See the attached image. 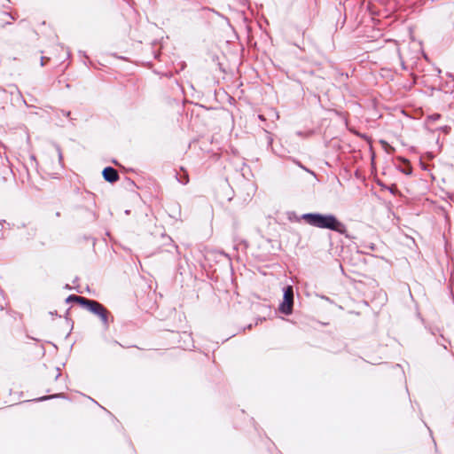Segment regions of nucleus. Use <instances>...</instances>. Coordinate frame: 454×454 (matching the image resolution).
Listing matches in <instances>:
<instances>
[{"label":"nucleus","mask_w":454,"mask_h":454,"mask_svg":"<svg viewBox=\"0 0 454 454\" xmlns=\"http://www.w3.org/2000/svg\"><path fill=\"white\" fill-rule=\"evenodd\" d=\"M178 182L182 184H186L189 182V177L186 173H184L182 176H176Z\"/></svg>","instance_id":"nucleus-5"},{"label":"nucleus","mask_w":454,"mask_h":454,"mask_svg":"<svg viewBox=\"0 0 454 454\" xmlns=\"http://www.w3.org/2000/svg\"><path fill=\"white\" fill-rule=\"evenodd\" d=\"M294 290L291 286L284 289L283 301L279 305V311L285 315H290L293 311Z\"/></svg>","instance_id":"nucleus-3"},{"label":"nucleus","mask_w":454,"mask_h":454,"mask_svg":"<svg viewBox=\"0 0 454 454\" xmlns=\"http://www.w3.org/2000/svg\"><path fill=\"white\" fill-rule=\"evenodd\" d=\"M429 118H431L433 121H436L440 118V115L439 114H434V115H431Z\"/></svg>","instance_id":"nucleus-6"},{"label":"nucleus","mask_w":454,"mask_h":454,"mask_svg":"<svg viewBox=\"0 0 454 454\" xmlns=\"http://www.w3.org/2000/svg\"><path fill=\"white\" fill-rule=\"evenodd\" d=\"M301 218L311 226L320 229H328L343 235L347 233L346 225L332 214L322 215L319 213H307L303 214Z\"/></svg>","instance_id":"nucleus-1"},{"label":"nucleus","mask_w":454,"mask_h":454,"mask_svg":"<svg viewBox=\"0 0 454 454\" xmlns=\"http://www.w3.org/2000/svg\"><path fill=\"white\" fill-rule=\"evenodd\" d=\"M258 117H259L260 120H264L262 115H259Z\"/></svg>","instance_id":"nucleus-8"},{"label":"nucleus","mask_w":454,"mask_h":454,"mask_svg":"<svg viewBox=\"0 0 454 454\" xmlns=\"http://www.w3.org/2000/svg\"><path fill=\"white\" fill-rule=\"evenodd\" d=\"M297 165H298L300 168H303L304 170H306V171H308V172H309V173H311V174H314L312 171H309L308 168H306L305 167H303L300 162H297Z\"/></svg>","instance_id":"nucleus-7"},{"label":"nucleus","mask_w":454,"mask_h":454,"mask_svg":"<svg viewBox=\"0 0 454 454\" xmlns=\"http://www.w3.org/2000/svg\"><path fill=\"white\" fill-rule=\"evenodd\" d=\"M103 176L105 180L109 183H115L119 180V174L117 170L112 167H107L104 168Z\"/></svg>","instance_id":"nucleus-4"},{"label":"nucleus","mask_w":454,"mask_h":454,"mask_svg":"<svg viewBox=\"0 0 454 454\" xmlns=\"http://www.w3.org/2000/svg\"><path fill=\"white\" fill-rule=\"evenodd\" d=\"M68 300H73L84 306L92 313L98 315L104 325H108V317L109 312L107 309L99 302L92 300H88L82 296L71 295L68 297Z\"/></svg>","instance_id":"nucleus-2"}]
</instances>
